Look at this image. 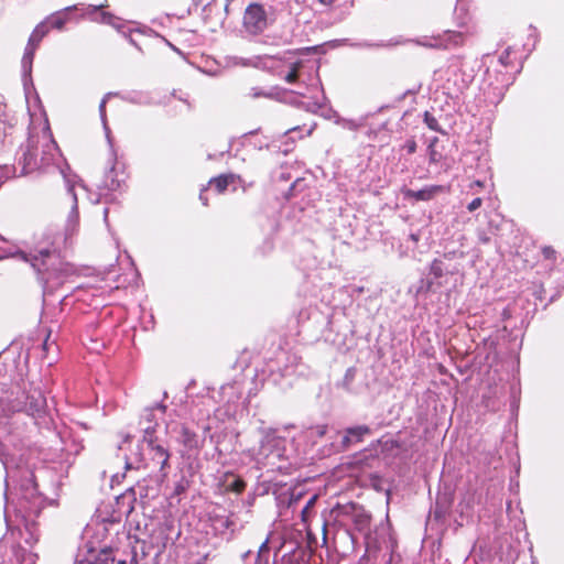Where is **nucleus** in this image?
<instances>
[{"mask_svg": "<svg viewBox=\"0 0 564 564\" xmlns=\"http://www.w3.org/2000/svg\"><path fill=\"white\" fill-rule=\"evenodd\" d=\"M193 2H194L195 6L199 4V0H193Z\"/></svg>", "mask_w": 564, "mask_h": 564, "instance_id": "4d7b16f0", "label": "nucleus"}, {"mask_svg": "<svg viewBox=\"0 0 564 564\" xmlns=\"http://www.w3.org/2000/svg\"><path fill=\"white\" fill-rule=\"evenodd\" d=\"M166 406L162 403H156L153 406L145 408L141 419H140V425L142 426V430L145 426H154V434H156V426H158V417L156 414L160 413L163 415L165 413Z\"/></svg>", "mask_w": 564, "mask_h": 564, "instance_id": "4468645a", "label": "nucleus"}, {"mask_svg": "<svg viewBox=\"0 0 564 564\" xmlns=\"http://www.w3.org/2000/svg\"><path fill=\"white\" fill-rule=\"evenodd\" d=\"M210 521L216 534L226 535L229 533L231 536L236 530L235 521L227 514H214Z\"/></svg>", "mask_w": 564, "mask_h": 564, "instance_id": "ddd939ff", "label": "nucleus"}, {"mask_svg": "<svg viewBox=\"0 0 564 564\" xmlns=\"http://www.w3.org/2000/svg\"><path fill=\"white\" fill-rule=\"evenodd\" d=\"M178 441L187 448V449H195L198 448V436L188 430L187 427L183 426L180 432Z\"/></svg>", "mask_w": 564, "mask_h": 564, "instance_id": "aec40b11", "label": "nucleus"}, {"mask_svg": "<svg viewBox=\"0 0 564 564\" xmlns=\"http://www.w3.org/2000/svg\"><path fill=\"white\" fill-rule=\"evenodd\" d=\"M79 9V4H74L64 8L61 11L53 13L46 19V23L50 28L62 30L65 23L68 21V13Z\"/></svg>", "mask_w": 564, "mask_h": 564, "instance_id": "f3484780", "label": "nucleus"}, {"mask_svg": "<svg viewBox=\"0 0 564 564\" xmlns=\"http://www.w3.org/2000/svg\"><path fill=\"white\" fill-rule=\"evenodd\" d=\"M248 96L250 98H252V99H257V98H260V97L271 98L272 97V93L268 91V90H264L261 87H252V88H250V90L248 93Z\"/></svg>", "mask_w": 564, "mask_h": 564, "instance_id": "b1692460", "label": "nucleus"}, {"mask_svg": "<svg viewBox=\"0 0 564 564\" xmlns=\"http://www.w3.org/2000/svg\"><path fill=\"white\" fill-rule=\"evenodd\" d=\"M269 541L265 540L262 542V544L259 546V550L257 554H254L251 551H247L242 554V562L243 564H268L269 560Z\"/></svg>", "mask_w": 564, "mask_h": 564, "instance_id": "dca6fc26", "label": "nucleus"}, {"mask_svg": "<svg viewBox=\"0 0 564 564\" xmlns=\"http://www.w3.org/2000/svg\"><path fill=\"white\" fill-rule=\"evenodd\" d=\"M117 564H126V562L124 561H118Z\"/></svg>", "mask_w": 564, "mask_h": 564, "instance_id": "bf43d9fd", "label": "nucleus"}, {"mask_svg": "<svg viewBox=\"0 0 564 564\" xmlns=\"http://www.w3.org/2000/svg\"><path fill=\"white\" fill-rule=\"evenodd\" d=\"M482 204V199L480 197H476L474 198L468 205H467V209L469 212H475L476 209H478Z\"/></svg>", "mask_w": 564, "mask_h": 564, "instance_id": "72a5a7b5", "label": "nucleus"}, {"mask_svg": "<svg viewBox=\"0 0 564 564\" xmlns=\"http://www.w3.org/2000/svg\"><path fill=\"white\" fill-rule=\"evenodd\" d=\"M467 87V84L465 80H462V83L457 86V90L458 91H462L463 89H465Z\"/></svg>", "mask_w": 564, "mask_h": 564, "instance_id": "37998d69", "label": "nucleus"}, {"mask_svg": "<svg viewBox=\"0 0 564 564\" xmlns=\"http://www.w3.org/2000/svg\"><path fill=\"white\" fill-rule=\"evenodd\" d=\"M261 433L262 438L256 454V462L271 469L281 468L279 463L286 458L288 440L276 429H264Z\"/></svg>", "mask_w": 564, "mask_h": 564, "instance_id": "20e7f679", "label": "nucleus"}, {"mask_svg": "<svg viewBox=\"0 0 564 564\" xmlns=\"http://www.w3.org/2000/svg\"><path fill=\"white\" fill-rule=\"evenodd\" d=\"M355 522L359 530H362L366 525L369 523V517L367 514H364L362 512H359L355 516Z\"/></svg>", "mask_w": 564, "mask_h": 564, "instance_id": "cd10ccee", "label": "nucleus"}, {"mask_svg": "<svg viewBox=\"0 0 564 564\" xmlns=\"http://www.w3.org/2000/svg\"><path fill=\"white\" fill-rule=\"evenodd\" d=\"M45 405L46 400L40 392L26 395L24 401L0 398V416H9L14 412H25L33 417L41 416Z\"/></svg>", "mask_w": 564, "mask_h": 564, "instance_id": "39448f33", "label": "nucleus"}, {"mask_svg": "<svg viewBox=\"0 0 564 564\" xmlns=\"http://www.w3.org/2000/svg\"><path fill=\"white\" fill-rule=\"evenodd\" d=\"M12 256L31 264L45 291L62 285L73 273V268L62 259L56 248H39L30 252L18 250Z\"/></svg>", "mask_w": 564, "mask_h": 564, "instance_id": "f257e3e1", "label": "nucleus"}, {"mask_svg": "<svg viewBox=\"0 0 564 564\" xmlns=\"http://www.w3.org/2000/svg\"><path fill=\"white\" fill-rule=\"evenodd\" d=\"M130 440H131V436H130L129 434H127V435L123 437V440H122V442L120 443V445L118 446V449H119V451H122V449H123V445H124V444H127V443H129V442H130Z\"/></svg>", "mask_w": 564, "mask_h": 564, "instance_id": "79ce46f5", "label": "nucleus"}, {"mask_svg": "<svg viewBox=\"0 0 564 564\" xmlns=\"http://www.w3.org/2000/svg\"><path fill=\"white\" fill-rule=\"evenodd\" d=\"M431 273L435 276V278H441L444 273L443 271V263L442 261L440 260H434L431 264Z\"/></svg>", "mask_w": 564, "mask_h": 564, "instance_id": "bb28decb", "label": "nucleus"}, {"mask_svg": "<svg viewBox=\"0 0 564 564\" xmlns=\"http://www.w3.org/2000/svg\"><path fill=\"white\" fill-rule=\"evenodd\" d=\"M48 31H50V26L47 25V23L41 22L40 24H37L35 26V29L31 33L28 42L32 43V44H36V46H39L40 42L48 33Z\"/></svg>", "mask_w": 564, "mask_h": 564, "instance_id": "412c9836", "label": "nucleus"}, {"mask_svg": "<svg viewBox=\"0 0 564 564\" xmlns=\"http://www.w3.org/2000/svg\"><path fill=\"white\" fill-rule=\"evenodd\" d=\"M424 122L431 130L440 131V126L436 118L427 111L424 113Z\"/></svg>", "mask_w": 564, "mask_h": 564, "instance_id": "a878e982", "label": "nucleus"}, {"mask_svg": "<svg viewBox=\"0 0 564 564\" xmlns=\"http://www.w3.org/2000/svg\"><path fill=\"white\" fill-rule=\"evenodd\" d=\"M228 486H229V488L231 490H234L236 492H241L245 489V487H246L245 481L242 479H239V478H235L232 480V482L229 484Z\"/></svg>", "mask_w": 564, "mask_h": 564, "instance_id": "c756f323", "label": "nucleus"}, {"mask_svg": "<svg viewBox=\"0 0 564 564\" xmlns=\"http://www.w3.org/2000/svg\"><path fill=\"white\" fill-rule=\"evenodd\" d=\"M326 431H327V426L326 425H317L315 427L312 429V433L322 437L326 434Z\"/></svg>", "mask_w": 564, "mask_h": 564, "instance_id": "e433bc0d", "label": "nucleus"}, {"mask_svg": "<svg viewBox=\"0 0 564 564\" xmlns=\"http://www.w3.org/2000/svg\"><path fill=\"white\" fill-rule=\"evenodd\" d=\"M36 48H37L36 44H32L29 42L25 46L24 54H23L22 61H21L22 74H23L24 78L31 77L32 64H33V58H34Z\"/></svg>", "mask_w": 564, "mask_h": 564, "instance_id": "a211bd4d", "label": "nucleus"}, {"mask_svg": "<svg viewBox=\"0 0 564 564\" xmlns=\"http://www.w3.org/2000/svg\"><path fill=\"white\" fill-rule=\"evenodd\" d=\"M3 112H4V107L2 104V97L0 96V117L3 115Z\"/></svg>", "mask_w": 564, "mask_h": 564, "instance_id": "de8ad7c7", "label": "nucleus"}, {"mask_svg": "<svg viewBox=\"0 0 564 564\" xmlns=\"http://www.w3.org/2000/svg\"><path fill=\"white\" fill-rule=\"evenodd\" d=\"M109 562H115L111 550H97L88 543L78 549L75 558V564H109Z\"/></svg>", "mask_w": 564, "mask_h": 564, "instance_id": "1a4fd4ad", "label": "nucleus"}, {"mask_svg": "<svg viewBox=\"0 0 564 564\" xmlns=\"http://www.w3.org/2000/svg\"><path fill=\"white\" fill-rule=\"evenodd\" d=\"M371 433L370 427L367 425H357L348 427L344 431V435L341 437V446L343 448H348L352 444H357L364 440L366 435Z\"/></svg>", "mask_w": 564, "mask_h": 564, "instance_id": "f8f14e48", "label": "nucleus"}, {"mask_svg": "<svg viewBox=\"0 0 564 564\" xmlns=\"http://www.w3.org/2000/svg\"><path fill=\"white\" fill-rule=\"evenodd\" d=\"M430 161L431 162H436L437 159H436V152L434 150L431 151V154H430Z\"/></svg>", "mask_w": 564, "mask_h": 564, "instance_id": "c03bdc74", "label": "nucleus"}, {"mask_svg": "<svg viewBox=\"0 0 564 564\" xmlns=\"http://www.w3.org/2000/svg\"><path fill=\"white\" fill-rule=\"evenodd\" d=\"M268 26L265 10L262 6L252 3L243 14V29L250 35L262 33Z\"/></svg>", "mask_w": 564, "mask_h": 564, "instance_id": "6e6552de", "label": "nucleus"}, {"mask_svg": "<svg viewBox=\"0 0 564 564\" xmlns=\"http://www.w3.org/2000/svg\"><path fill=\"white\" fill-rule=\"evenodd\" d=\"M297 69H299V64H294L292 66L291 70L285 76V80L288 83L293 84L297 80V77H299Z\"/></svg>", "mask_w": 564, "mask_h": 564, "instance_id": "c85d7f7f", "label": "nucleus"}, {"mask_svg": "<svg viewBox=\"0 0 564 564\" xmlns=\"http://www.w3.org/2000/svg\"><path fill=\"white\" fill-rule=\"evenodd\" d=\"M26 473H28V475H29V476H31V474H30L29 471H26ZM28 482H29V484H32V479H31V477H29V478H28Z\"/></svg>", "mask_w": 564, "mask_h": 564, "instance_id": "5fc2aeb1", "label": "nucleus"}, {"mask_svg": "<svg viewBox=\"0 0 564 564\" xmlns=\"http://www.w3.org/2000/svg\"><path fill=\"white\" fill-rule=\"evenodd\" d=\"M90 200H91L94 204H97V203H99V197H95V198L90 197Z\"/></svg>", "mask_w": 564, "mask_h": 564, "instance_id": "864d4df0", "label": "nucleus"}, {"mask_svg": "<svg viewBox=\"0 0 564 564\" xmlns=\"http://www.w3.org/2000/svg\"><path fill=\"white\" fill-rule=\"evenodd\" d=\"M336 123L337 124H340L343 128L345 129H348V130H351V131H356L358 130L359 128L364 127L365 124V119L364 118H360L359 120H354V119H344V118H340V119H337L336 120Z\"/></svg>", "mask_w": 564, "mask_h": 564, "instance_id": "4be33fe9", "label": "nucleus"}, {"mask_svg": "<svg viewBox=\"0 0 564 564\" xmlns=\"http://www.w3.org/2000/svg\"><path fill=\"white\" fill-rule=\"evenodd\" d=\"M170 457L166 441L154 434V426H145L141 443H138L129 455L124 454V468L127 470L141 467L159 468L161 476L164 478L170 470Z\"/></svg>", "mask_w": 564, "mask_h": 564, "instance_id": "f03ea898", "label": "nucleus"}, {"mask_svg": "<svg viewBox=\"0 0 564 564\" xmlns=\"http://www.w3.org/2000/svg\"><path fill=\"white\" fill-rule=\"evenodd\" d=\"M291 359L292 364H294L297 360V357L295 355L289 357Z\"/></svg>", "mask_w": 564, "mask_h": 564, "instance_id": "603ef678", "label": "nucleus"}, {"mask_svg": "<svg viewBox=\"0 0 564 564\" xmlns=\"http://www.w3.org/2000/svg\"><path fill=\"white\" fill-rule=\"evenodd\" d=\"M234 65L250 66L251 61L242 57L234 56L230 58Z\"/></svg>", "mask_w": 564, "mask_h": 564, "instance_id": "f704fd0d", "label": "nucleus"}, {"mask_svg": "<svg viewBox=\"0 0 564 564\" xmlns=\"http://www.w3.org/2000/svg\"><path fill=\"white\" fill-rule=\"evenodd\" d=\"M403 149H405L409 154H413L416 151V142L413 139L406 140Z\"/></svg>", "mask_w": 564, "mask_h": 564, "instance_id": "473e14b6", "label": "nucleus"}, {"mask_svg": "<svg viewBox=\"0 0 564 564\" xmlns=\"http://www.w3.org/2000/svg\"><path fill=\"white\" fill-rule=\"evenodd\" d=\"M108 7V2L106 1L105 3H101L99 6H93V4H89L86 10H87V13L88 14H91V13H97L99 10L101 9H105Z\"/></svg>", "mask_w": 564, "mask_h": 564, "instance_id": "c9c22d12", "label": "nucleus"}, {"mask_svg": "<svg viewBox=\"0 0 564 564\" xmlns=\"http://www.w3.org/2000/svg\"><path fill=\"white\" fill-rule=\"evenodd\" d=\"M542 253H543L545 259L555 260L556 251L552 247H550V246L543 247L542 248Z\"/></svg>", "mask_w": 564, "mask_h": 564, "instance_id": "7c9ffc66", "label": "nucleus"}, {"mask_svg": "<svg viewBox=\"0 0 564 564\" xmlns=\"http://www.w3.org/2000/svg\"><path fill=\"white\" fill-rule=\"evenodd\" d=\"M350 509L356 510V505H351Z\"/></svg>", "mask_w": 564, "mask_h": 564, "instance_id": "13d9d810", "label": "nucleus"}, {"mask_svg": "<svg viewBox=\"0 0 564 564\" xmlns=\"http://www.w3.org/2000/svg\"><path fill=\"white\" fill-rule=\"evenodd\" d=\"M295 373V368L293 366L286 365L282 370L283 377H289Z\"/></svg>", "mask_w": 564, "mask_h": 564, "instance_id": "58836bf2", "label": "nucleus"}, {"mask_svg": "<svg viewBox=\"0 0 564 564\" xmlns=\"http://www.w3.org/2000/svg\"><path fill=\"white\" fill-rule=\"evenodd\" d=\"M431 284H432L431 282H429V281L426 282V290L430 289Z\"/></svg>", "mask_w": 564, "mask_h": 564, "instance_id": "6e6d98bb", "label": "nucleus"}, {"mask_svg": "<svg viewBox=\"0 0 564 564\" xmlns=\"http://www.w3.org/2000/svg\"><path fill=\"white\" fill-rule=\"evenodd\" d=\"M315 500H316V496H313V497L310 498V500L307 501L306 506L302 510L303 514H305L308 511V509L314 505Z\"/></svg>", "mask_w": 564, "mask_h": 564, "instance_id": "a19ab883", "label": "nucleus"}, {"mask_svg": "<svg viewBox=\"0 0 564 564\" xmlns=\"http://www.w3.org/2000/svg\"><path fill=\"white\" fill-rule=\"evenodd\" d=\"M0 460L9 475L11 469L13 468V462L10 455L4 452L3 445L0 443Z\"/></svg>", "mask_w": 564, "mask_h": 564, "instance_id": "5701e85b", "label": "nucleus"}, {"mask_svg": "<svg viewBox=\"0 0 564 564\" xmlns=\"http://www.w3.org/2000/svg\"><path fill=\"white\" fill-rule=\"evenodd\" d=\"M59 159L57 144L48 137L29 138L26 145L21 148L18 165H14V176H24L37 170L56 165Z\"/></svg>", "mask_w": 564, "mask_h": 564, "instance_id": "7ed1b4c3", "label": "nucleus"}, {"mask_svg": "<svg viewBox=\"0 0 564 564\" xmlns=\"http://www.w3.org/2000/svg\"><path fill=\"white\" fill-rule=\"evenodd\" d=\"M58 169H59V173L62 174V176L64 178L66 192L72 199V208L68 214L66 227H65V236L67 239L68 237H72L75 234L77 226H78V221H79L76 188L79 187L84 191H87V189H86V186L84 184H82V182L77 175L66 173V171L64 169H61V167H58Z\"/></svg>", "mask_w": 564, "mask_h": 564, "instance_id": "423d86ee", "label": "nucleus"}, {"mask_svg": "<svg viewBox=\"0 0 564 564\" xmlns=\"http://www.w3.org/2000/svg\"><path fill=\"white\" fill-rule=\"evenodd\" d=\"M130 101L139 105H150L152 104L151 97L145 93H135L130 97Z\"/></svg>", "mask_w": 564, "mask_h": 564, "instance_id": "393cba45", "label": "nucleus"}, {"mask_svg": "<svg viewBox=\"0 0 564 564\" xmlns=\"http://www.w3.org/2000/svg\"><path fill=\"white\" fill-rule=\"evenodd\" d=\"M510 55V51L509 48H507L500 56H499V62L502 66H507L508 65V57Z\"/></svg>", "mask_w": 564, "mask_h": 564, "instance_id": "4c0bfd02", "label": "nucleus"}, {"mask_svg": "<svg viewBox=\"0 0 564 564\" xmlns=\"http://www.w3.org/2000/svg\"><path fill=\"white\" fill-rule=\"evenodd\" d=\"M36 555L21 546H14L3 564H35Z\"/></svg>", "mask_w": 564, "mask_h": 564, "instance_id": "2eb2a0df", "label": "nucleus"}, {"mask_svg": "<svg viewBox=\"0 0 564 564\" xmlns=\"http://www.w3.org/2000/svg\"><path fill=\"white\" fill-rule=\"evenodd\" d=\"M104 218H105V221L107 223V220H108V208L104 209Z\"/></svg>", "mask_w": 564, "mask_h": 564, "instance_id": "3c124183", "label": "nucleus"}, {"mask_svg": "<svg viewBox=\"0 0 564 564\" xmlns=\"http://www.w3.org/2000/svg\"><path fill=\"white\" fill-rule=\"evenodd\" d=\"M465 35L462 32L446 31L442 36L433 39L432 41H416L419 45L426 47H444L451 48L459 46L464 43Z\"/></svg>", "mask_w": 564, "mask_h": 564, "instance_id": "9d476101", "label": "nucleus"}, {"mask_svg": "<svg viewBox=\"0 0 564 564\" xmlns=\"http://www.w3.org/2000/svg\"><path fill=\"white\" fill-rule=\"evenodd\" d=\"M479 239H480V241H481L482 243H487V242L489 241V238H488L487 236H485V235H484V236H480V237H479Z\"/></svg>", "mask_w": 564, "mask_h": 564, "instance_id": "09e8293b", "label": "nucleus"}, {"mask_svg": "<svg viewBox=\"0 0 564 564\" xmlns=\"http://www.w3.org/2000/svg\"><path fill=\"white\" fill-rule=\"evenodd\" d=\"M106 102H107V96L101 100V102L99 105V113H100V118H101V121L104 124V129H105V133H106L108 143L110 145L112 159H111L110 169L105 173V177H104L101 187L106 188L108 191H117L121 187L122 181L118 178V174L115 169L116 153L113 151V145H112L111 138H110V129L108 128L107 122H106Z\"/></svg>", "mask_w": 564, "mask_h": 564, "instance_id": "0eeeda50", "label": "nucleus"}, {"mask_svg": "<svg viewBox=\"0 0 564 564\" xmlns=\"http://www.w3.org/2000/svg\"><path fill=\"white\" fill-rule=\"evenodd\" d=\"M206 191L207 188H202L200 189V193H199V200L203 203V205L207 206L208 205V198L206 196Z\"/></svg>", "mask_w": 564, "mask_h": 564, "instance_id": "ea45409f", "label": "nucleus"}, {"mask_svg": "<svg viewBox=\"0 0 564 564\" xmlns=\"http://www.w3.org/2000/svg\"><path fill=\"white\" fill-rule=\"evenodd\" d=\"M48 338H50V335L47 336V338L44 340L43 343V348L44 349H47L48 348Z\"/></svg>", "mask_w": 564, "mask_h": 564, "instance_id": "8fccbe9b", "label": "nucleus"}, {"mask_svg": "<svg viewBox=\"0 0 564 564\" xmlns=\"http://www.w3.org/2000/svg\"><path fill=\"white\" fill-rule=\"evenodd\" d=\"M236 180V175L234 174H228V175H219L217 177H213L208 185L210 187H214L215 191L218 193V194H221L224 193L227 187L229 186V184L234 183Z\"/></svg>", "mask_w": 564, "mask_h": 564, "instance_id": "6ab92c4d", "label": "nucleus"}, {"mask_svg": "<svg viewBox=\"0 0 564 564\" xmlns=\"http://www.w3.org/2000/svg\"><path fill=\"white\" fill-rule=\"evenodd\" d=\"M300 184H301V180H296V181L292 184V186H291V188H290V192H293V191H294V189H295Z\"/></svg>", "mask_w": 564, "mask_h": 564, "instance_id": "a18cd8bd", "label": "nucleus"}, {"mask_svg": "<svg viewBox=\"0 0 564 564\" xmlns=\"http://www.w3.org/2000/svg\"><path fill=\"white\" fill-rule=\"evenodd\" d=\"M321 3L323 4H326V6H330L334 3L335 0H318Z\"/></svg>", "mask_w": 564, "mask_h": 564, "instance_id": "49530a36", "label": "nucleus"}, {"mask_svg": "<svg viewBox=\"0 0 564 564\" xmlns=\"http://www.w3.org/2000/svg\"><path fill=\"white\" fill-rule=\"evenodd\" d=\"M100 17H101V22L104 23H108V24H112L113 26H118L117 24L113 23V21L116 20V18L111 14V13H108V12H101L100 13Z\"/></svg>", "mask_w": 564, "mask_h": 564, "instance_id": "2f4dec72", "label": "nucleus"}, {"mask_svg": "<svg viewBox=\"0 0 564 564\" xmlns=\"http://www.w3.org/2000/svg\"><path fill=\"white\" fill-rule=\"evenodd\" d=\"M443 192L445 187L442 185H429L417 191L408 188L404 191V196L409 199L429 202Z\"/></svg>", "mask_w": 564, "mask_h": 564, "instance_id": "9b49d317", "label": "nucleus"}]
</instances>
